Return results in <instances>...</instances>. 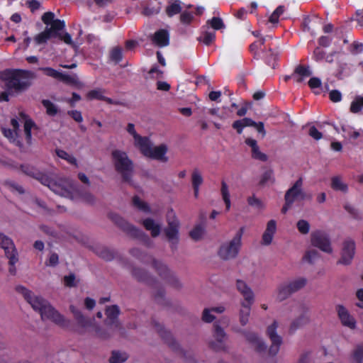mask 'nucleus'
Listing matches in <instances>:
<instances>
[{
	"label": "nucleus",
	"mask_w": 363,
	"mask_h": 363,
	"mask_svg": "<svg viewBox=\"0 0 363 363\" xmlns=\"http://www.w3.org/2000/svg\"><path fill=\"white\" fill-rule=\"evenodd\" d=\"M15 167L23 173L38 179L57 194L71 199L79 197L89 204L95 203L96 199L91 192L82 186H76L68 179L51 178L27 164L16 165Z\"/></svg>",
	"instance_id": "1"
},
{
	"label": "nucleus",
	"mask_w": 363,
	"mask_h": 363,
	"mask_svg": "<svg viewBox=\"0 0 363 363\" xmlns=\"http://www.w3.org/2000/svg\"><path fill=\"white\" fill-rule=\"evenodd\" d=\"M121 311L117 305L106 307L103 325L94 326V337L101 342L112 340L118 332L122 338H128V334L123 324L119 319Z\"/></svg>",
	"instance_id": "2"
},
{
	"label": "nucleus",
	"mask_w": 363,
	"mask_h": 363,
	"mask_svg": "<svg viewBox=\"0 0 363 363\" xmlns=\"http://www.w3.org/2000/svg\"><path fill=\"white\" fill-rule=\"evenodd\" d=\"M127 132L133 136L134 145L140 152L150 159H167L165 155L167 152V146L165 144H160L158 146H153L150 138L147 136H141L135 129L133 123H129L126 128Z\"/></svg>",
	"instance_id": "3"
},
{
	"label": "nucleus",
	"mask_w": 363,
	"mask_h": 363,
	"mask_svg": "<svg viewBox=\"0 0 363 363\" xmlns=\"http://www.w3.org/2000/svg\"><path fill=\"white\" fill-rule=\"evenodd\" d=\"M33 77L31 71L26 69H6L0 72V79L5 82L6 89L16 93L28 89L31 85L28 79Z\"/></svg>",
	"instance_id": "4"
},
{
	"label": "nucleus",
	"mask_w": 363,
	"mask_h": 363,
	"mask_svg": "<svg viewBox=\"0 0 363 363\" xmlns=\"http://www.w3.org/2000/svg\"><path fill=\"white\" fill-rule=\"evenodd\" d=\"M110 220L123 233L132 238L148 240V236L141 230L130 223L120 215L115 213H109Z\"/></svg>",
	"instance_id": "5"
},
{
	"label": "nucleus",
	"mask_w": 363,
	"mask_h": 363,
	"mask_svg": "<svg viewBox=\"0 0 363 363\" xmlns=\"http://www.w3.org/2000/svg\"><path fill=\"white\" fill-rule=\"evenodd\" d=\"M245 228L241 227L234 238L228 242L220 246L218 255L223 260H229L237 257L241 246V239Z\"/></svg>",
	"instance_id": "6"
},
{
	"label": "nucleus",
	"mask_w": 363,
	"mask_h": 363,
	"mask_svg": "<svg viewBox=\"0 0 363 363\" xmlns=\"http://www.w3.org/2000/svg\"><path fill=\"white\" fill-rule=\"evenodd\" d=\"M0 246L4 250L5 255L9 260L10 267L9 271L10 274L15 275L16 269L14 265L18 262V257L13 240L3 233H0Z\"/></svg>",
	"instance_id": "7"
},
{
	"label": "nucleus",
	"mask_w": 363,
	"mask_h": 363,
	"mask_svg": "<svg viewBox=\"0 0 363 363\" xmlns=\"http://www.w3.org/2000/svg\"><path fill=\"white\" fill-rule=\"evenodd\" d=\"M167 221V226L164 229V232L168 241L171 243L172 249L174 250L177 249L179 242V221L172 210L168 213Z\"/></svg>",
	"instance_id": "8"
},
{
	"label": "nucleus",
	"mask_w": 363,
	"mask_h": 363,
	"mask_svg": "<svg viewBox=\"0 0 363 363\" xmlns=\"http://www.w3.org/2000/svg\"><path fill=\"white\" fill-rule=\"evenodd\" d=\"M356 253V243L352 238H346L342 242L340 257L337 261V264L349 266L352 264Z\"/></svg>",
	"instance_id": "9"
},
{
	"label": "nucleus",
	"mask_w": 363,
	"mask_h": 363,
	"mask_svg": "<svg viewBox=\"0 0 363 363\" xmlns=\"http://www.w3.org/2000/svg\"><path fill=\"white\" fill-rule=\"evenodd\" d=\"M233 330L237 333L241 334L246 341L252 345L257 353L263 354L267 352V345L257 333L238 328H234Z\"/></svg>",
	"instance_id": "10"
},
{
	"label": "nucleus",
	"mask_w": 363,
	"mask_h": 363,
	"mask_svg": "<svg viewBox=\"0 0 363 363\" xmlns=\"http://www.w3.org/2000/svg\"><path fill=\"white\" fill-rule=\"evenodd\" d=\"M311 196L308 195L303 189V179L300 177L285 193L284 200L292 204L296 201L311 199Z\"/></svg>",
	"instance_id": "11"
},
{
	"label": "nucleus",
	"mask_w": 363,
	"mask_h": 363,
	"mask_svg": "<svg viewBox=\"0 0 363 363\" xmlns=\"http://www.w3.org/2000/svg\"><path fill=\"white\" fill-rule=\"evenodd\" d=\"M311 242L313 246L319 248L323 252L328 254L333 252L330 237L323 231L313 232L311 235Z\"/></svg>",
	"instance_id": "12"
},
{
	"label": "nucleus",
	"mask_w": 363,
	"mask_h": 363,
	"mask_svg": "<svg viewBox=\"0 0 363 363\" xmlns=\"http://www.w3.org/2000/svg\"><path fill=\"white\" fill-rule=\"evenodd\" d=\"M279 327V323L274 320L273 323L267 328V334L272 342L268 352L271 356H275L282 344V337L277 334V329Z\"/></svg>",
	"instance_id": "13"
},
{
	"label": "nucleus",
	"mask_w": 363,
	"mask_h": 363,
	"mask_svg": "<svg viewBox=\"0 0 363 363\" xmlns=\"http://www.w3.org/2000/svg\"><path fill=\"white\" fill-rule=\"evenodd\" d=\"M213 337L215 341L209 342V347L215 351H221L225 350L224 344L225 340L227 339V334L224 329L220 325L218 322H216L213 325Z\"/></svg>",
	"instance_id": "14"
},
{
	"label": "nucleus",
	"mask_w": 363,
	"mask_h": 363,
	"mask_svg": "<svg viewBox=\"0 0 363 363\" xmlns=\"http://www.w3.org/2000/svg\"><path fill=\"white\" fill-rule=\"evenodd\" d=\"M16 291L23 294L25 299L34 310L39 312H40L43 308L45 307L48 303V301L42 297L35 296L30 291L22 286H17Z\"/></svg>",
	"instance_id": "15"
},
{
	"label": "nucleus",
	"mask_w": 363,
	"mask_h": 363,
	"mask_svg": "<svg viewBox=\"0 0 363 363\" xmlns=\"http://www.w3.org/2000/svg\"><path fill=\"white\" fill-rule=\"evenodd\" d=\"M114 167L116 172L121 174L124 182L131 183L133 173V164L131 160H116Z\"/></svg>",
	"instance_id": "16"
},
{
	"label": "nucleus",
	"mask_w": 363,
	"mask_h": 363,
	"mask_svg": "<svg viewBox=\"0 0 363 363\" xmlns=\"http://www.w3.org/2000/svg\"><path fill=\"white\" fill-rule=\"evenodd\" d=\"M131 274L136 280L145 283L148 286H154L158 284L157 278L143 268L132 267Z\"/></svg>",
	"instance_id": "17"
},
{
	"label": "nucleus",
	"mask_w": 363,
	"mask_h": 363,
	"mask_svg": "<svg viewBox=\"0 0 363 363\" xmlns=\"http://www.w3.org/2000/svg\"><path fill=\"white\" fill-rule=\"evenodd\" d=\"M69 309L72 313L77 325L84 329L91 328L92 335L94 336V326H98L97 324L94 323V319L85 316L81 311L72 305L69 306Z\"/></svg>",
	"instance_id": "18"
},
{
	"label": "nucleus",
	"mask_w": 363,
	"mask_h": 363,
	"mask_svg": "<svg viewBox=\"0 0 363 363\" xmlns=\"http://www.w3.org/2000/svg\"><path fill=\"white\" fill-rule=\"evenodd\" d=\"M153 324L162 339L173 351L182 352L179 343L169 331L164 330L160 323L155 321H153Z\"/></svg>",
	"instance_id": "19"
},
{
	"label": "nucleus",
	"mask_w": 363,
	"mask_h": 363,
	"mask_svg": "<svg viewBox=\"0 0 363 363\" xmlns=\"http://www.w3.org/2000/svg\"><path fill=\"white\" fill-rule=\"evenodd\" d=\"M43 320H50L58 325H62L64 318L48 302L40 312Z\"/></svg>",
	"instance_id": "20"
},
{
	"label": "nucleus",
	"mask_w": 363,
	"mask_h": 363,
	"mask_svg": "<svg viewBox=\"0 0 363 363\" xmlns=\"http://www.w3.org/2000/svg\"><path fill=\"white\" fill-rule=\"evenodd\" d=\"M336 309L341 323L350 329H354L356 328V320L350 314L347 308L342 305H337Z\"/></svg>",
	"instance_id": "21"
},
{
	"label": "nucleus",
	"mask_w": 363,
	"mask_h": 363,
	"mask_svg": "<svg viewBox=\"0 0 363 363\" xmlns=\"http://www.w3.org/2000/svg\"><path fill=\"white\" fill-rule=\"evenodd\" d=\"M236 289L243 296L244 300L241 302H255V294L252 289L248 284L242 279L236 280Z\"/></svg>",
	"instance_id": "22"
},
{
	"label": "nucleus",
	"mask_w": 363,
	"mask_h": 363,
	"mask_svg": "<svg viewBox=\"0 0 363 363\" xmlns=\"http://www.w3.org/2000/svg\"><path fill=\"white\" fill-rule=\"evenodd\" d=\"M104 92L105 91L101 89H93L87 93L86 97L89 100L97 99L105 101L108 104L123 105V103L120 101L113 100L109 97L104 96Z\"/></svg>",
	"instance_id": "23"
},
{
	"label": "nucleus",
	"mask_w": 363,
	"mask_h": 363,
	"mask_svg": "<svg viewBox=\"0 0 363 363\" xmlns=\"http://www.w3.org/2000/svg\"><path fill=\"white\" fill-rule=\"evenodd\" d=\"M93 252L100 258L106 261L111 262L116 257V252L105 246H96L92 248Z\"/></svg>",
	"instance_id": "24"
},
{
	"label": "nucleus",
	"mask_w": 363,
	"mask_h": 363,
	"mask_svg": "<svg viewBox=\"0 0 363 363\" xmlns=\"http://www.w3.org/2000/svg\"><path fill=\"white\" fill-rule=\"evenodd\" d=\"M254 303L240 302V308L239 310V322L242 326H245L250 320L251 308Z\"/></svg>",
	"instance_id": "25"
},
{
	"label": "nucleus",
	"mask_w": 363,
	"mask_h": 363,
	"mask_svg": "<svg viewBox=\"0 0 363 363\" xmlns=\"http://www.w3.org/2000/svg\"><path fill=\"white\" fill-rule=\"evenodd\" d=\"M277 230V224L274 220H270L267 224V228L262 235V244L269 245L272 243L273 236Z\"/></svg>",
	"instance_id": "26"
},
{
	"label": "nucleus",
	"mask_w": 363,
	"mask_h": 363,
	"mask_svg": "<svg viewBox=\"0 0 363 363\" xmlns=\"http://www.w3.org/2000/svg\"><path fill=\"white\" fill-rule=\"evenodd\" d=\"M152 42L159 47H165L169 44V35L167 30L160 29L152 38Z\"/></svg>",
	"instance_id": "27"
},
{
	"label": "nucleus",
	"mask_w": 363,
	"mask_h": 363,
	"mask_svg": "<svg viewBox=\"0 0 363 363\" xmlns=\"http://www.w3.org/2000/svg\"><path fill=\"white\" fill-rule=\"evenodd\" d=\"M152 265L156 270L157 274L163 280H165L167 277L173 272L166 264L154 258L152 259Z\"/></svg>",
	"instance_id": "28"
},
{
	"label": "nucleus",
	"mask_w": 363,
	"mask_h": 363,
	"mask_svg": "<svg viewBox=\"0 0 363 363\" xmlns=\"http://www.w3.org/2000/svg\"><path fill=\"white\" fill-rule=\"evenodd\" d=\"M142 224L147 230L150 231L151 235L153 238L157 237L160 235L161 225L153 219L146 218L142 221Z\"/></svg>",
	"instance_id": "29"
},
{
	"label": "nucleus",
	"mask_w": 363,
	"mask_h": 363,
	"mask_svg": "<svg viewBox=\"0 0 363 363\" xmlns=\"http://www.w3.org/2000/svg\"><path fill=\"white\" fill-rule=\"evenodd\" d=\"M294 293L288 282L281 284L277 289V297L279 301H284L289 298Z\"/></svg>",
	"instance_id": "30"
},
{
	"label": "nucleus",
	"mask_w": 363,
	"mask_h": 363,
	"mask_svg": "<svg viewBox=\"0 0 363 363\" xmlns=\"http://www.w3.org/2000/svg\"><path fill=\"white\" fill-rule=\"evenodd\" d=\"M310 322V318L305 314H301L299 316L292 320L290 324L289 332L292 334L296 330L308 324Z\"/></svg>",
	"instance_id": "31"
},
{
	"label": "nucleus",
	"mask_w": 363,
	"mask_h": 363,
	"mask_svg": "<svg viewBox=\"0 0 363 363\" xmlns=\"http://www.w3.org/2000/svg\"><path fill=\"white\" fill-rule=\"evenodd\" d=\"M197 40L200 43H203L206 46L211 45L216 40L215 30H201L200 35L197 38Z\"/></svg>",
	"instance_id": "32"
},
{
	"label": "nucleus",
	"mask_w": 363,
	"mask_h": 363,
	"mask_svg": "<svg viewBox=\"0 0 363 363\" xmlns=\"http://www.w3.org/2000/svg\"><path fill=\"white\" fill-rule=\"evenodd\" d=\"M262 52L266 64L274 69L278 58V52L274 50L272 48H269L268 50H263Z\"/></svg>",
	"instance_id": "33"
},
{
	"label": "nucleus",
	"mask_w": 363,
	"mask_h": 363,
	"mask_svg": "<svg viewBox=\"0 0 363 363\" xmlns=\"http://www.w3.org/2000/svg\"><path fill=\"white\" fill-rule=\"evenodd\" d=\"M292 292L294 294L303 289L308 284V279L304 277H298L287 281Z\"/></svg>",
	"instance_id": "34"
},
{
	"label": "nucleus",
	"mask_w": 363,
	"mask_h": 363,
	"mask_svg": "<svg viewBox=\"0 0 363 363\" xmlns=\"http://www.w3.org/2000/svg\"><path fill=\"white\" fill-rule=\"evenodd\" d=\"M1 132L3 135L6 138H7L11 143H13L15 145L21 149L23 144L21 141L19 140L18 134L16 131L10 128H2Z\"/></svg>",
	"instance_id": "35"
},
{
	"label": "nucleus",
	"mask_w": 363,
	"mask_h": 363,
	"mask_svg": "<svg viewBox=\"0 0 363 363\" xmlns=\"http://www.w3.org/2000/svg\"><path fill=\"white\" fill-rule=\"evenodd\" d=\"M245 143L251 147L252 155L253 159H267L266 155L259 151L257 143L255 139L247 138Z\"/></svg>",
	"instance_id": "36"
},
{
	"label": "nucleus",
	"mask_w": 363,
	"mask_h": 363,
	"mask_svg": "<svg viewBox=\"0 0 363 363\" xmlns=\"http://www.w3.org/2000/svg\"><path fill=\"white\" fill-rule=\"evenodd\" d=\"M181 4L182 2L179 0H175L174 2L170 3L165 9L167 16L171 18L174 15L180 13L182 11Z\"/></svg>",
	"instance_id": "37"
},
{
	"label": "nucleus",
	"mask_w": 363,
	"mask_h": 363,
	"mask_svg": "<svg viewBox=\"0 0 363 363\" xmlns=\"http://www.w3.org/2000/svg\"><path fill=\"white\" fill-rule=\"evenodd\" d=\"M352 363H363V343L357 345L351 353Z\"/></svg>",
	"instance_id": "38"
},
{
	"label": "nucleus",
	"mask_w": 363,
	"mask_h": 363,
	"mask_svg": "<svg viewBox=\"0 0 363 363\" xmlns=\"http://www.w3.org/2000/svg\"><path fill=\"white\" fill-rule=\"evenodd\" d=\"M164 281L167 284L176 290H181L183 288L182 281L174 272H172V273H171Z\"/></svg>",
	"instance_id": "39"
},
{
	"label": "nucleus",
	"mask_w": 363,
	"mask_h": 363,
	"mask_svg": "<svg viewBox=\"0 0 363 363\" xmlns=\"http://www.w3.org/2000/svg\"><path fill=\"white\" fill-rule=\"evenodd\" d=\"M50 28H46L55 38L58 35L59 31L62 30L65 27V23L63 20L55 19L50 24Z\"/></svg>",
	"instance_id": "40"
},
{
	"label": "nucleus",
	"mask_w": 363,
	"mask_h": 363,
	"mask_svg": "<svg viewBox=\"0 0 363 363\" xmlns=\"http://www.w3.org/2000/svg\"><path fill=\"white\" fill-rule=\"evenodd\" d=\"M41 104L46 109V114L49 116L54 117L58 113L57 106L48 99H43Z\"/></svg>",
	"instance_id": "41"
},
{
	"label": "nucleus",
	"mask_w": 363,
	"mask_h": 363,
	"mask_svg": "<svg viewBox=\"0 0 363 363\" xmlns=\"http://www.w3.org/2000/svg\"><path fill=\"white\" fill-rule=\"evenodd\" d=\"M331 187L335 191L347 192V185L345 184L340 177L336 176L331 179Z\"/></svg>",
	"instance_id": "42"
},
{
	"label": "nucleus",
	"mask_w": 363,
	"mask_h": 363,
	"mask_svg": "<svg viewBox=\"0 0 363 363\" xmlns=\"http://www.w3.org/2000/svg\"><path fill=\"white\" fill-rule=\"evenodd\" d=\"M34 127H35V123H34V121L33 120L28 118L25 121L24 133H25L26 143L28 145L31 144V140H32L31 130Z\"/></svg>",
	"instance_id": "43"
},
{
	"label": "nucleus",
	"mask_w": 363,
	"mask_h": 363,
	"mask_svg": "<svg viewBox=\"0 0 363 363\" xmlns=\"http://www.w3.org/2000/svg\"><path fill=\"white\" fill-rule=\"evenodd\" d=\"M128 357L125 352L113 351L108 361L110 363H123L128 359Z\"/></svg>",
	"instance_id": "44"
},
{
	"label": "nucleus",
	"mask_w": 363,
	"mask_h": 363,
	"mask_svg": "<svg viewBox=\"0 0 363 363\" xmlns=\"http://www.w3.org/2000/svg\"><path fill=\"white\" fill-rule=\"evenodd\" d=\"M363 108V96H356L350 104V112L357 113Z\"/></svg>",
	"instance_id": "45"
},
{
	"label": "nucleus",
	"mask_w": 363,
	"mask_h": 363,
	"mask_svg": "<svg viewBox=\"0 0 363 363\" xmlns=\"http://www.w3.org/2000/svg\"><path fill=\"white\" fill-rule=\"evenodd\" d=\"M220 193L222 195L223 200L225 204L226 210L228 211L230 208V193L228 186L224 181L221 182Z\"/></svg>",
	"instance_id": "46"
},
{
	"label": "nucleus",
	"mask_w": 363,
	"mask_h": 363,
	"mask_svg": "<svg viewBox=\"0 0 363 363\" xmlns=\"http://www.w3.org/2000/svg\"><path fill=\"white\" fill-rule=\"evenodd\" d=\"M52 37H54L53 35L47 28H45L44 31L38 34L34 38V40L37 45H41L47 43V41Z\"/></svg>",
	"instance_id": "47"
},
{
	"label": "nucleus",
	"mask_w": 363,
	"mask_h": 363,
	"mask_svg": "<svg viewBox=\"0 0 363 363\" xmlns=\"http://www.w3.org/2000/svg\"><path fill=\"white\" fill-rule=\"evenodd\" d=\"M320 253L314 249L307 250L305 252L302 259L303 261L307 262L311 264H313L317 259L320 257Z\"/></svg>",
	"instance_id": "48"
},
{
	"label": "nucleus",
	"mask_w": 363,
	"mask_h": 363,
	"mask_svg": "<svg viewBox=\"0 0 363 363\" xmlns=\"http://www.w3.org/2000/svg\"><path fill=\"white\" fill-rule=\"evenodd\" d=\"M204 233V228L199 225L195 226L190 232H189V236L190 238L195 240L198 241L202 239L203 235Z\"/></svg>",
	"instance_id": "49"
},
{
	"label": "nucleus",
	"mask_w": 363,
	"mask_h": 363,
	"mask_svg": "<svg viewBox=\"0 0 363 363\" xmlns=\"http://www.w3.org/2000/svg\"><path fill=\"white\" fill-rule=\"evenodd\" d=\"M179 20L181 23L189 26L194 20V14L188 11H184L180 13Z\"/></svg>",
	"instance_id": "50"
},
{
	"label": "nucleus",
	"mask_w": 363,
	"mask_h": 363,
	"mask_svg": "<svg viewBox=\"0 0 363 363\" xmlns=\"http://www.w3.org/2000/svg\"><path fill=\"white\" fill-rule=\"evenodd\" d=\"M284 10L285 8L284 6H279L269 16V21L272 23H277L279 16L284 12Z\"/></svg>",
	"instance_id": "51"
},
{
	"label": "nucleus",
	"mask_w": 363,
	"mask_h": 363,
	"mask_svg": "<svg viewBox=\"0 0 363 363\" xmlns=\"http://www.w3.org/2000/svg\"><path fill=\"white\" fill-rule=\"evenodd\" d=\"M207 24H209L215 30H220L225 27L223 20L219 17H213L207 21Z\"/></svg>",
	"instance_id": "52"
},
{
	"label": "nucleus",
	"mask_w": 363,
	"mask_h": 363,
	"mask_svg": "<svg viewBox=\"0 0 363 363\" xmlns=\"http://www.w3.org/2000/svg\"><path fill=\"white\" fill-rule=\"evenodd\" d=\"M39 70L42 71L46 76L59 79L61 72L49 67H40Z\"/></svg>",
	"instance_id": "53"
},
{
	"label": "nucleus",
	"mask_w": 363,
	"mask_h": 363,
	"mask_svg": "<svg viewBox=\"0 0 363 363\" xmlns=\"http://www.w3.org/2000/svg\"><path fill=\"white\" fill-rule=\"evenodd\" d=\"M212 313L211 308H204L201 315L202 321L207 323H212L216 319V316Z\"/></svg>",
	"instance_id": "54"
},
{
	"label": "nucleus",
	"mask_w": 363,
	"mask_h": 363,
	"mask_svg": "<svg viewBox=\"0 0 363 363\" xmlns=\"http://www.w3.org/2000/svg\"><path fill=\"white\" fill-rule=\"evenodd\" d=\"M110 58L116 63L120 62L123 58L122 49L119 47L114 48L111 51Z\"/></svg>",
	"instance_id": "55"
},
{
	"label": "nucleus",
	"mask_w": 363,
	"mask_h": 363,
	"mask_svg": "<svg viewBox=\"0 0 363 363\" xmlns=\"http://www.w3.org/2000/svg\"><path fill=\"white\" fill-rule=\"evenodd\" d=\"M296 226H297L298 231L301 234L306 235L308 233L309 230H310V224L307 220H303V219L299 220L297 222Z\"/></svg>",
	"instance_id": "56"
},
{
	"label": "nucleus",
	"mask_w": 363,
	"mask_h": 363,
	"mask_svg": "<svg viewBox=\"0 0 363 363\" xmlns=\"http://www.w3.org/2000/svg\"><path fill=\"white\" fill-rule=\"evenodd\" d=\"M33 202L41 209L43 213L51 215L53 213V211L49 208L43 201L34 198Z\"/></svg>",
	"instance_id": "57"
},
{
	"label": "nucleus",
	"mask_w": 363,
	"mask_h": 363,
	"mask_svg": "<svg viewBox=\"0 0 363 363\" xmlns=\"http://www.w3.org/2000/svg\"><path fill=\"white\" fill-rule=\"evenodd\" d=\"M191 182L193 187H199L203 182V178L197 169H195L192 173Z\"/></svg>",
	"instance_id": "58"
},
{
	"label": "nucleus",
	"mask_w": 363,
	"mask_h": 363,
	"mask_svg": "<svg viewBox=\"0 0 363 363\" xmlns=\"http://www.w3.org/2000/svg\"><path fill=\"white\" fill-rule=\"evenodd\" d=\"M294 74H297L301 77H306L311 76L312 72L309 69L308 67L299 65L295 68Z\"/></svg>",
	"instance_id": "59"
},
{
	"label": "nucleus",
	"mask_w": 363,
	"mask_h": 363,
	"mask_svg": "<svg viewBox=\"0 0 363 363\" xmlns=\"http://www.w3.org/2000/svg\"><path fill=\"white\" fill-rule=\"evenodd\" d=\"M247 203L250 206L256 207L258 209H262L264 207L263 202L255 195L247 198Z\"/></svg>",
	"instance_id": "60"
},
{
	"label": "nucleus",
	"mask_w": 363,
	"mask_h": 363,
	"mask_svg": "<svg viewBox=\"0 0 363 363\" xmlns=\"http://www.w3.org/2000/svg\"><path fill=\"white\" fill-rule=\"evenodd\" d=\"M133 205L138 209L143 211H150V208L146 203L143 201L138 196H134L133 199Z\"/></svg>",
	"instance_id": "61"
},
{
	"label": "nucleus",
	"mask_w": 363,
	"mask_h": 363,
	"mask_svg": "<svg viewBox=\"0 0 363 363\" xmlns=\"http://www.w3.org/2000/svg\"><path fill=\"white\" fill-rule=\"evenodd\" d=\"M265 42L266 38H261L259 40L255 41L250 45V50L256 54L257 50L261 49L262 46L264 45Z\"/></svg>",
	"instance_id": "62"
},
{
	"label": "nucleus",
	"mask_w": 363,
	"mask_h": 363,
	"mask_svg": "<svg viewBox=\"0 0 363 363\" xmlns=\"http://www.w3.org/2000/svg\"><path fill=\"white\" fill-rule=\"evenodd\" d=\"M67 114L76 122L82 123L83 117L81 111L77 110H71L67 111Z\"/></svg>",
	"instance_id": "63"
},
{
	"label": "nucleus",
	"mask_w": 363,
	"mask_h": 363,
	"mask_svg": "<svg viewBox=\"0 0 363 363\" xmlns=\"http://www.w3.org/2000/svg\"><path fill=\"white\" fill-rule=\"evenodd\" d=\"M325 57V52L321 50L319 47H317L314 49L313 58L316 62H319L323 60Z\"/></svg>",
	"instance_id": "64"
}]
</instances>
